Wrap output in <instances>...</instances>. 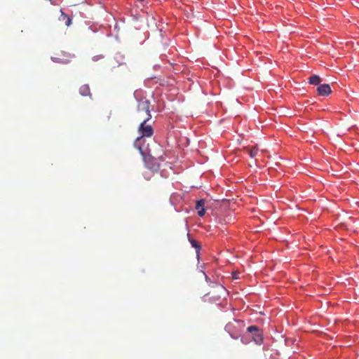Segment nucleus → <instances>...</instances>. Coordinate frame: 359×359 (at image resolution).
I'll use <instances>...</instances> for the list:
<instances>
[{"label":"nucleus","instance_id":"nucleus-1","mask_svg":"<svg viewBox=\"0 0 359 359\" xmlns=\"http://www.w3.org/2000/svg\"><path fill=\"white\" fill-rule=\"evenodd\" d=\"M149 120H147V118L143 119V121L140 123L139 126V133L141 134V136L136 138L135 141H134V147L137 148V150H139L140 154L141 155H143V151H142V147H140V142H142V138L143 137H149L152 136V134H154V130L152 129V127L149 125H145V123Z\"/></svg>","mask_w":359,"mask_h":359},{"label":"nucleus","instance_id":"nucleus-2","mask_svg":"<svg viewBox=\"0 0 359 359\" xmlns=\"http://www.w3.org/2000/svg\"><path fill=\"white\" fill-rule=\"evenodd\" d=\"M149 102L146 99H142L139 101V104H137V112L139 113H145L147 120H149L151 118V114H149Z\"/></svg>","mask_w":359,"mask_h":359},{"label":"nucleus","instance_id":"nucleus-3","mask_svg":"<svg viewBox=\"0 0 359 359\" xmlns=\"http://www.w3.org/2000/svg\"><path fill=\"white\" fill-rule=\"evenodd\" d=\"M247 331L252 334V340L255 341L256 344H260L262 343L263 339L262 338V334H259V331H258V327L257 326H250L247 327Z\"/></svg>","mask_w":359,"mask_h":359},{"label":"nucleus","instance_id":"nucleus-4","mask_svg":"<svg viewBox=\"0 0 359 359\" xmlns=\"http://www.w3.org/2000/svg\"><path fill=\"white\" fill-rule=\"evenodd\" d=\"M318 93L320 96H327L331 93V88L328 84H323L318 87Z\"/></svg>","mask_w":359,"mask_h":359},{"label":"nucleus","instance_id":"nucleus-5","mask_svg":"<svg viewBox=\"0 0 359 359\" xmlns=\"http://www.w3.org/2000/svg\"><path fill=\"white\" fill-rule=\"evenodd\" d=\"M195 209L198 210V217H203L204 215H205V209L204 208V201H198V202H196V205H195Z\"/></svg>","mask_w":359,"mask_h":359},{"label":"nucleus","instance_id":"nucleus-6","mask_svg":"<svg viewBox=\"0 0 359 359\" xmlns=\"http://www.w3.org/2000/svg\"><path fill=\"white\" fill-rule=\"evenodd\" d=\"M61 15L59 18L60 21L63 22L65 25L67 27L70 26L72 24V18L68 16L67 14L63 13L62 10H60Z\"/></svg>","mask_w":359,"mask_h":359},{"label":"nucleus","instance_id":"nucleus-7","mask_svg":"<svg viewBox=\"0 0 359 359\" xmlns=\"http://www.w3.org/2000/svg\"><path fill=\"white\" fill-rule=\"evenodd\" d=\"M79 92H80V95H81V96H90V88L87 84L81 86Z\"/></svg>","mask_w":359,"mask_h":359},{"label":"nucleus","instance_id":"nucleus-8","mask_svg":"<svg viewBox=\"0 0 359 359\" xmlns=\"http://www.w3.org/2000/svg\"><path fill=\"white\" fill-rule=\"evenodd\" d=\"M320 83V78L316 75L314 74L309 78V83L313 85V86H318Z\"/></svg>","mask_w":359,"mask_h":359},{"label":"nucleus","instance_id":"nucleus-9","mask_svg":"<svg viewBox=\"0 0 359 359\" xmlns=\"http://www.w3.org/2000/svg\"><path fill=\"white\" fill-rule=\"evenodd\" d=\"M189 243H191V247L194 248L195 249H196V255H198V253H199V249H201V246L198 245V243H197V241H196L193 238H189Z\"/></svg>","mask_w":359,"mask_h":359},{"label":"nucleus","instance_id":"nucleus-10","mask_svg":"<svg viewBox=\"0 0 359 359\" xmlns=\"http://www.w3.org/2000/svg\"><path fill=\"white\" fill-rule=\"evenodd\" d=\"M257 151H258V149H257L256 147L250 149V150H248V154H250V158H255L257 155Z\"/></svg>","mask_w":359,"mask_h":359},{"label":"nucleus","instance_id":"nucleus-11","mask_svg":"<svg viewBox=\"0 0 359 359\" xmlns=\"http://www.w3.org/2000/svg\"><path fill=\"white\" fill-rule=\"evenodd\" d=\"M233 326V325L230 323L229 324L226 325V327H225V328H226V330H229L231 329V327Z\"/></svg>","mask_w":359,"mask_h":359},{"label":"nucleus","instance_id":"nucleus-12","mask_svg":"<svg viewBox=\"0 0 359 359\" xmlns=\"http://www.w3.org/2000/svg\"><path fill=\"white\" fill-rule=\"evenodd\" d=\"M322 43H327V44H329V42H322Z\"/></svg>","mask_w":359,"mask_h":359}]
</instances>
